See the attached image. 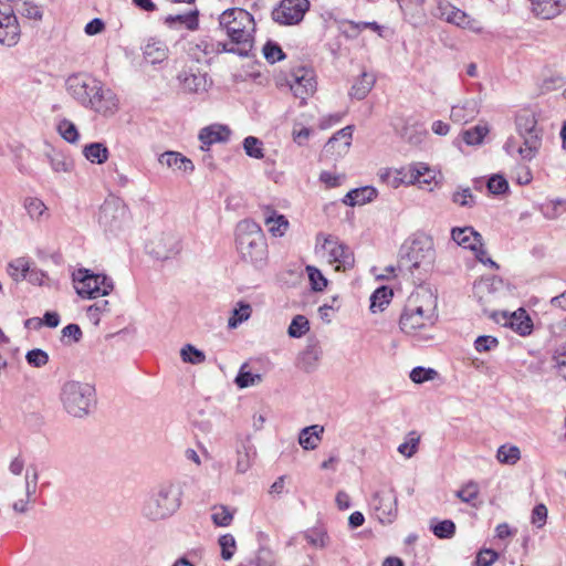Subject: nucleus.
I'll list each match as a JSON object with an SVG mask.
<instances>
[{
	"label": "nucleus",
	"mask_w": 566,
	"mask_h": 566,
	"mask_svg": "<svg viewBox=\"0 0 566 566\" xmlns=\"http://www.w3.org/2000/svg\"><path fill=\"white\" fill-rule=\"evenodd\" d=\"M67 93L83 107L90 108L103 116H111L118 109L115 93L105 88L97 78L84 74H73L65 82Z\"/></svg>",
	"instance_id": "nucleus-1"
},
{
	"label": "nucleus",
	"mask_w": 566,
	"mask_h": 566,
	"mask_svg": "<svg viewBox=\"0 0 566 566\" xmlns=\"http://www.w3.org/2000/svg\"><path fill=\"white\" fill-rule=\"evenodd\" d=\"M237 248L241 258L255 268L264 265L266 242L261 227L253 220H242L237 226Z\"/></svg>",
	"instance_id": "nucleus-2"
},
{
	"label": "nucleus",
	"mask_w": 566,
	"mask_h": 566,
	"mask_svg": "<svg viewBox=\"0 0 566 566\" xmlns=\"http://www.w3.org/2000/svg\"><path fill=\"white\" fill-rule=\"evenodd\" d=\"M182 491L178 484L159 485L144 503L143 515L150 521H159L171 516L181 505Z\"/></svg>",
	"instance_id": "nucleus-3"
},
{
	"label": "nucleus",
	"mask_w": 566,
	"mask_h": 566,
	"mask_svg": "<svg viewBox=\"0 0 566 566\" xmlns=\"http://www.w3.org/2000/svg\"><path fill=\"white\" fill-rule=\"evenodd\" d=\"M436 315L432 308H424L419 303V294L411 295L400 315L399 326L400 329L411 336L419 337L420 339H428L429 336L424 333L427 328L433 326Z\"/></svg>",
	"instance_id": "nucleus-4"
},
{
	"label": "nucleus",
	"mask_w": 566,
	"mask_h": 566,
	"mask_svg": "<svg viewBox=\"0 0 566 566\" xmlns=\"http://www.w3.org/2000/svg\"><path fill=\"white\" fill-rule=\"evenodd\" d=\"M434 262V249L431 238L419 234L406 241L400 249V268L406 266L411 273L415 270L428 272Z\"/></svg>",
	"instance_id": "nucleus-5"
},
{
	"label": "nucleus",
	"mask_w": 566,
	"mask_h": 566,
	"mask_svg": "<svg viewBox=\"0 0 566 566\" xmlns=\"http://www.w3.org/2000/svg\"><path fill=\"white\" fill-rule=\"evenodd\" d=\"M60 399L69 415L84 418L95 401V388L87 382L70 380L63 385Z\"/></svg>",
	"instance_id": "nucleus-6"
},
{
	"label": "nucleus",
	"mask_w": 566,
	"mask_h": 566,
	"mask_svg": "<svg viewBox=\"0 0 566 566\" xmlns=\"http://www.w3.org/2000/svg\"><path fill=\"white\" fill-rule=\"evenodd\" d=\"M219 24L233 44L252 46L254 19L247 10L232 8L223 11L219 17Z\"/></svg>",
	"instance_id": "nucleus-7"
},
{
	"label": "nucleus",
	"mask_w": 566,
	"mask_h": 566,
	"mask_svg": "<svg viewBox=\"0 0 566 566\" xmlns=\"http://www.w3.org/2000/svg\"><path fill=\"white\" fill-rule=\"evenodd\" d=\"M72 276L74 289L82 298L105 296L114 289L112 279L105 274L93 273L87 269H78L73 272Z\"/></svg>",
	"instance_id": "nucleus-8"
},
{
	"label": "nucleus",
	"mask_w": 566,
	"mask_h": 566,
	"mask_svg": "<svg viewBox=\"0 0 566 566\" xmlns=\"http://www.w3.org/2000/svg\"><path fill=\"white\" fill-rule=\"evenodd\" d=\"M515 123L517 133L524 139L523 147L518 148V154L523 159L531 160L535 157L541 146L537 120L534 114L523 112L516 116Z\"/></svg>",
	"instance_id": "nucleus-9"
},
{
	"label": "nucleus",
	"mask_w": 566,
	"mask_h": 566,
	"mask_svg": "<svg viewBox=\"0 0 566 566\" xmlns=\"http://www.w3.org/2000/svg\"><path fill=\"white\" fill-rule=\"evenodd\" d=\"M308 7V0H282L272 11V19L282 25L297 24L303 20Z\"/></svg>",
	"instance_id": "nucleus-10"
},
{
	"label": "nucleus",
	"mask_w": 566,
	"mask_h": 566,
	"mask_svg": "<svg viewBox=\"0 0 566 566\" xmlns=\"http://www.w3.org/2000/svg\"><path fill=\"white\" fill-rule=\"evenodd\" d=\"M289 85L294 96L305 102L316 91L314 71L307 67H297L290 74Z\"/></svg>",
	"instance_id": "nucleus-11"
},
{
	"label": "nucleus",
	"mask_w": 566,
	"mask_h": 566,
	"mask_svg": "<svg viewBox=\"0 0 566 566\" xmlns=\"http://www.w3.org/2000/svg\"><path fill=\"white\" fill-rule=\"evenodd\" d=\"M376 517L382 524H390L397 517V496L392 489L376 492L371 500Z\"/></svg>",
	"instance_id": "nucleus-12"
},
{
	"label": "nucleus",
	"mask_w": 566,
	"mask_h": 566,
	"mask_svg": "<svg viewBox=\"0 0 566 566\" xmlns=\"http://www.w3.org/2000/svg\"><path fill=\"white\" fill-rule=\"evenodd\" d=\"M441 19L449 23H453L457 27L471 30L473 32H480L482 30L481 23L471 18L464 11L452 6L450 2H440L438 6V13Z\"/></svg>",
	"instance_id": "nucleus-13"
},
{
	"label": "nucleus",
	"mask_w": 566,
	"mask_h": 566,
	"mask_svg": "<svg viewBox=\"0 0 566 566\" xmlns=\"http://www.w3.org/2000/svg\"><path fill=\"white\" fill-rule=\"evenodd\" d=\"M125 207L117 199L105 200L99 208L98 223L105 231L114 232L120 228Z\"/></svg>",
	"instance_id": "nucleus-14"
},
{
	"label": "nucleus",
	"mask_w": 566,
	"mask_h": 566,
	"mask_svg": "<svg viewBox=\"0 0 566 566\" xmlns=\"http://www.w3.org/2000/svg\"><path fill=\"white\" fill-rule=\"evenodd\" d=\"M323 248L328 250L329 262L336 263V270H349L355 264L354 253L349 247L338 242L333 237L325 238Z\"/></svg>",
	"instance_id": "nucleus-15"
},
{
	"label": "nucleus",
	"mask_w": 566,
	"mask_h": 566,
	"mask_svg": "<svg viewBox=\"0 0 566 566\" xmlns=\"http://www.w3.org/2000/svg\"><path fill=\"white\" fill-rule=\"evenodd\" d=\"M433 175L428 166L421 163L411 164L397 170L396 180L403 185H429Z\"/></svg>",
	"instance_id": "nucleus-16"
},
{
	"label": "nucleus",
	"mask_w": 566,
	"mask_h": 566,
	"mask_svg": "<svg viewBox=\"0 0 566 566\" xmlns=\"http://www.w3.org/2000/svg\"><path fill=\"white\" fill-rule=\"evenodd\" d=\"M146 249L154 258L158 260H167L179 252V244L174 234L164 233L150 240L149 243H147Z\"/></svg>",
	"instance_id": "nucleus-17"
},
{
	"label": "nucleus",
	"mask_w": 566,
	"mask_h": 566,
	"mask_svg": "<svg viewBox=\"0 0 566 566\" xmlns=\"http://www.w3.org/2000/svg\"><path fill=\"white\" fill-rule=\"evenodd\" d=\"M480 113V103L476 98H468L451 107L450 119L460 125L472 122Z\"/></svg>",
	"instance_id": "nucleus-18"
},
{
	"label": "nucleus",
	"mask_w": 566,
	"mask_h": 566,
	"mask_svg": "<svg viewBox=\"0 0 566 566\" xmlns=\"http://www.w3.org/2000/svg\"><path fill=\"white\" fill-rule=\"evenodd\" d=\"M451 239L460 247L478 252L479 245H483V238L473 227H455L451 230Z\"/></svg>",
	"instance_id": "nucleus-19"
},
{
	"label": "nucleus",
	"mask_w": 566,
	"mask_h": 566,
	"mask_svg": "<svg viewBox=\"0 0 566 566\" xmlns=\"http://www.w3.org/2000/svg\"><path fill=\"white\" fill-rule=\"evenodd\" d=\"M502 317L504 318L503 325L511 327L521 336H527L533 331V322L524 308H518L511 314L503 312Z\"/></svg>",
	"instance_id": "nucleus-20"
},
{
	"label": "nucleus",
	"mask_w": 566,
	"mask_h": 566,
	"mask_svg": "<svg viewBox=\"0 0 566 566\" xmlns=\"http://www.w3.org/2000/svg\"><path fill=\"white\" fill-rule=\"evenodd\" d=\"M353 129L354 127L352 125H348L339 129L337 133H335L325 144V153H336L337 155L346 154L352 144Z\"/></svg>",
	"instance_id": "nucleus-21"
},
{
	"label": "nucleus",
	"mask_w": 566,
	"mask_h": 566,
	"mask_svg": "<svg viewBox=\"0 0 566 566\" xmlns=\"http://www.w3.org/2000/svg\"><path fill=\"white\" fill-rule=\"evenodd\" d=\"M20 36V28L14 14L0 15V43L7 46L17 44Z\"/></svg>",
	"instance_id": "nucleus-22"
},
{
	"label": "nucleus",
	"mask_w": 566,
	"mask_h": 566,
	"mask_svg": "<svg viewBox=\"0 0 566 566\" xmlns=\"http://www.w3.org/2000/svg\"><path fill=\"white\" fill-rule=\"evenodd\" d=\"M230 135H231V130L228 126L214 124V125L203 127L199 132L198 137H199V140L205 146H210L216 143L227 142L230 138Z\"/></svg>",
	"instance_id": "nucleus-23"
},
{
	"label": "nucleus",
	"mask_w": 566,
	"mask_h": 566,
	"mask_svg": "<svg viewBox=\"0 0 566 566\" xmlns=\"http://www.w3.org/2000/svg\"><path fill=\"white\" fill-rule=\"evenodd\" d=\"M178 80L184 90L190 93H199L207 90L208 76L206 73H192L190 71H181L178 74Z\"/></svg>",
	"instance_id": "nucleus-24"
},
{
	"label": "nucleus",
	"mask_w": 566,
	"mask_h": 566,
	"mask_svg": "<svg viewBox=\"0 0 566 566\" xmlns=\"http://www.w3.org/2000/svg\"><path fill=\"white\" fill-rule=\"evenodd\" d=\"M169 49L167 44L158 39L151 38L144 46V57L151 64H158L168 59Z\"/></svg>",
	"instance_id": "nucleus-25"
},
{
	"label": "nucleus",
	"mask_w": 566,
	"mask_h": 566,
	"mask_svg": "<svg viewBox=\"0 0 566 566\" xmlns=\"http://www.w3.org/2000/svg\"><path fill=\"white\" fill-rule=\"evenodd\" d=\"M158 161L168 168L184 172H192L195 170L192 161L178 151H165L159 156Z\"/></svg>",
	"instance_id": "nucleus-26"
},
{
	"label": "nucleus",
	"mask_w": 566,
	"mask_h": 566,
	"mask_svg": "<svg viewBox=\"0 0 566 566\" xmlns=\"http://www.w3.org/2000/svg\"><path fill=\"white\" fill-rule=\"evenodd\" d=\"M377 197L376 188L371 186H365L348 191L343 199V202L347 206H360L373 201Z\"/></svg>",
	"instance_id": "nucleus-27"
},
{
	"label": "nucleus",
	"mask_w": 566,
	"mask_h": 566,
	"mask_svg": "<svg viewBox=\"0 0 566 566\" xmlns=\"http://www.w3.org/2000/svg\"><path fill=\"white\" fill-rule=\"evenodd\" d=\"M324 427L319 424L305 427L300 432L298 443L305 450H314L321 442Z\"/></svg>",
	"instance_id": "nucleus-28"
},
{
	"label": "nucleus",
	"mask_w": 566,
	"mask_h": 566,
	"mask_svg": "<svg viewBox=\"0 0 566 566\" xmlns=\"http://www.w3.org/2000/svg\"><path fill=\"white\" fill-rule=\"evenodd\" d=\"M375 83L376 77L373 73L363 72L360 76L352 85L349 96L358 101L364 99L371 91Z\"/></svg>",
	"instance_id": "nucleus-29"
},
{
	"label": "nucleus",
	"mask_w": 566,
	"mask_h": 566,
	"mask_svg": "<svg viewBox=\"0 0 566 566\" xmlns=\"http://www.w3.org/2000/svg\"><path fill=\"white\" fill-rule=\"evenodd\" d=\"M264 222L269 227V231L275 237H282L289 228L287 219L270 208L264 211Z\"/></svg>",
	"instance_id": "nucleus-30"
},
{
	"label": "nucleus",
	"mask_w": 566,
	"mask_h": 566,
	"mask_svg": "<svg viewBox=\"0 0 566 566\" xmlns=\"http://www.w3.org/2000/svg\"><path fill=\"white\" fill-rule=\"evenodd\" d=\"M165 23L172 28L177 24L185 25L188 30H197L199 25L198 21V10H192L186 13H179V14H170L166 17Z\"/></svg>",
	"instance_id": "nucleus-31"
},
{
	"label": "nucleus",
	"mask_w": 566,
	"mask_h": 566,
	"mask_svg": "<svg viewBox=\"0 0 566 566\" xmlns=\"http://www.w3.org/2000/svg\"><path fill=\"white\" fill-rule=\"evenodd\" d=\"M84 157L92 164H104L108 159V149L102 143H91L83 148Z\"/></svg>",
	"instance_id": "nucleus-32"
},
{
	"label": "nucleus",
	"mask_w": 566,
	"mask_h": 566,
	"mask_svg": "<svg viewBox=\"0 0 566 566\" xmlns=\"http://www.w3.org/2000/svg\"><path fill=\"white\" fill-rule=\"evenodd\" d=\"M48 161L55 172H69L73 168V163L62 151L51 149L45 154Z\"/></svg>",
	"instance_id": "nucleus-33"
},
{
	"label": "nucleus",
	"mask_w": 566,
	"mask_h": 566,
	"mask_svg": "<svg viewBox=\"0 0 566 566\" xmlns=\"http://www.w3.org/2000/svg\"><path fill=\"white\" fill-rule=\"evenodd\" d=\"M566 200L557 198L539 205L538 209L547 220L558 219L565 211Z\"/></svg>",
	"instance_id": "nucleus-34"
},
{
	"label": "nucleus",
	"mask_w": 566,
	"mask_h": 566,
	"mask_svg": "<svg viewBox=\"0 0 566 566\" xmlns=\"http://www.w3.org/2000/svg\"><path fill=\"white\" fill-rule=\"evenodd\" d=\"M254 455L255 450L252 446L242 444V447L237 451V472L245 473L251 468Z\"/></svg>",
	"instance_id": "nucleus-35"
},
{
	"label": "nucleus",
	"mask_w": 566,
	"mask_h": 566,
	"mask_svg": "<svg viewBox=\"0 0 566 566\" xmlns=\"http://www.w3.org/2000/svg\"><path fill=\"white\" fill-rule=\"evenodd\" d=\"M392 297V291L387 286H380L375 290V292L370 296V311L376 313L377 311H382L384 306L389 304Z\"/></svg>",
	"instance_id": "nucleus-36"
},
{
	"label": "nucleus",
	"mask_w": 566,
	"mask_h": 566,
	"mask_svg": "<svg viewBox=\"0 0 566 566\" xmlns=\"http://www.w3.org/2000/svg\"><path fill=\"white\" fill-rule=\"evenodd\" d=\"M57 132L61 137L70 144H75L80 139L78 130L73 122L63 118L57 123Z\"/></svg>",
	"instance_id": "nucleus-37"
},
{
	"label": "nucleus",
	"mask_w": 566,
	"mask_h": 566,
	"mask_svg": "<svg viewBox=\"0 0 566 566\" xmlns=\"http://www.w3.org/2000/svg\"><path fill=\"white\" fill-rule=\"evenodd\" d=\"M496 459L504 464H515L521 459V451L515 446L503 444L497 449Z\"/></svg>",
	"instance_id": "nucleus-38"
},
{
	"label": "nucleus",
	"mask_w": 566,
	"mask_h": 566,
	"mask_svg": "<svg viewBox=\"0 0 566 566\" xmlns=\"http://www.w3.org/2000/svg\"><path fill=\"white\" fill-rule=\"evenodd\" d=\"M29 269L28 261L24 258H19L8 264L7 272L14 281L18 282L27 277Z\"/></svg>",
	"instance_id": "nucleus-39"
},
{
	"label": "nucleus",
	"mask_w": 566,
	"mask_h": 566,
	"mask_svg": "<svg viewBox=\"0 0 566 566\" xmlns=\"http://www.w3.org/2000/svg\"><path fill=\"white\" fill-rule=\"evenodd\" d=\"M310 331V322L304 315L293 317L287 334L292 338H300Z\"/></svg>",
	"instance_id": "nucleus-40"
},
{
	"label": "nucleus",
	"mask_w": 566,
	"mask_h": 566,
	"mask_svg": "<svg viewBox=\"0 0 566 566\" xmlns=\"http://www.w3.org/2000/svg\"><path fill=\"white\" fill-rule=\"evenodd\" d=\"M23 207L31 219H40L48 210L44 202L35 197H28L23 201Z\"/></svg>",
	"instance_id": "nucleus-41"
},
{
	"label": "nucleus",
	"mask_w": 566,
	"mask_h": 566,
	"mask_svg": "<svg viewBox=\"0 0 566 566\" xmlns=\"http://www.w3.org/2000/svg\"><path fill=\"white\" fill-rule=\"evenodd\" d=\"M251 312L250 304L240 302L238 307L233 310L232 316L228 321V326L230 328L238 327L241 323L249 319Z\"/></svg>",
	"instance_id": "nucleus-42"
},
{
	"label": "nucleus",
	"mask_w": 566,
	"mask_h": 566,
	"mask_svg": "<svg viewBox=\"0 0 566 566\" xmlns=\"http://www.w3.org/2000/svg\"><path fill=\"white\" fill-rule=\"evenodd\" d=\"M211 520L216 526L227 527L233 520V512L224 505L214 506Z\"/></svg>",
	"instance_id": "nucleus-43"
},
{
	"label": "nucleus",
	"mask_w": 566,
	"mask_h": 566,
	"mask_svg": "<svg viewBox=\"0 0 566 566\" xmlns=\"http://www.w3.org/2000/svg\"><path fill=\"white\" fill-rule=\"evenodd\" d=\"M180 356L185 363L192 365H199L206 360L205 353L190 344H187L181 348Z\"/></svg>",
	"instance_id": "nucleus-44"
},
{
	"label": "nucleus",
	"mask_w": 566,
	"mask_h": 566,
	"mask_svg": "<svg viewBox=\"0 0 566 566\" xmlns=\"http://www.w3.org/2000/svg\"><path fill=\"white\" fill-rule=\"evenodd\" d=\"M243 148L249 157L256 159H261L264 157L263 143L254 136H248L244 138Z\"/></svg>",
	"instance_id": "nucleus-45"
},
{
	"label": "nucleus",
	"mask_w": 566,
	"mask_h": 566,
	"mask_svg": "<svg viewBox=\"0 0 566 566\" xmlns=\"http://www.w3.org/2000/svg\"><path fill=\"white\" fill-rule=\"evenodd\" d=\"M479 495V485L475 482L467 483L462 489L455 492V496L462 502L476 506L474 501Z\"/></svg>",
	"instance_id": "nucleus-46"
},
{
	"label": "nucleus",
	"mask_w": 566,
	"mask_h": 566,
	"mask_svg": "<svg viewBox=\"0 0 566 566\" xmlns=\"http://www.w3.org/2000/svg\"><path fill=\"white\" fill-rule=\"evenodd\" d=\"M306 273L313 291L321 292L326 287L327 279L322 274V272L317 268L313 265H307Z\"/></svg>",
	"instance_id": "nucleus-47"
},
{
	"label": "nucleus",
	"mask_w": 566,
	"mask_h": 566,
	"mask_svg": "<svg viewBox=\"0 0 566 566\" xmlns=\"http://www.w3.org/2000/svg\"><path fill=\"white\" fill-rule=\"evenodd\" d=\"M247 367L248 365L243 364L235 377L234 381L239 388H247L249 386H253L261 380L260 375L252 374L251 371L247 370Z\"/></svg>",
	"instance_id": "nucleus-48"
},
{
	"label": "nucleus",
	"mask_w": 566,
	"mask_h": 566,
	"mask_svg": "<svg viewBox=\"0 0 566 566\" xmlns=\"http://www.w3.org/2000/svg\"><path fill=\"white\" fill-rule=\"evenodd\" d=\"M488 133L489 129L486 126L476 125L475 127L463 132V140L468 145H479L483 142Z\"/></svg>",
	"instance_id": "nucleus-49"
},
{
	"label": "nucleus",
	"mask_w": 566,
	"mask_h": 566,
	"mask_svg": "<svg viewBox=\"0 0 566 566\" xmlns=\"http://www.w3.org/2000/svg\"><path fill=\"white\" fill-rule=\"evenodd\" d=\"M263 55L265 60L272 64L285 59V53L282 48L273 41H268L264 44Z\"/></svg>",
	"instance_id": "nucleus-50"
},
{
	"label": "nucleus",
	"mask_w": 566,
	"mask_h": 566,
	"mask_svg": "<svg viewBox=\"0 0 566 566\" xmlns=\"http://www.w3.org/2000/svg\"><path fill=\"white\" fill-rule=\"evenodd\" d=\"M438 376V371L433 368H426L422 366L415 367L410 371V379L415 384H422L424 381L433 380Z\"/></svg>",
	"instance_id": "nucleus-51"
},
{
	"label": "nucleus",
	"mask_w": 566,
	"mask_h": 566,
	"mask_svg": "<svg viewBox=\"0 0 566 566\" xmlns=\"http://www.w3.org/2000/svg\"><path fill=\"white\" fill-rule=\"evenodd\" d=\"M25 360L30 366L41 368L49 363V355L43 349L34 348L25 354Z\"/></svg>",
	"instance_id": "nucleus-52"
},
{
	"label": "nucleus",
	"mask_w": 566,
	"mask_h": 566,
	"mask_svg": "<svg viewBox=\"0 0 566 566\" xmlns=\"http://www.w3.org/2000/svg\"><path fill=\"white\" fill-rule=\"evenodd\" d=\"M486 187L492 195H503L509 190V182L503 176L493 175L489 178Z\"/></svg>",
	"instance_id": "nucleus-53"
},
{
	"label": "nucleus",
	"mask_w": 566,
	"mask_h": 566,
	"mask_svg": "<svg viewBox=\"0 0 566 566\" xmlns=\"http://www.w3.org/2000/svg\"><path fill=\"white\" fill-rule=\"evenodd\" d=\"M432 532L439 538H451L455 533V524L451 520H443L432 526Z\"/></svg>",
	"instance_id": "nucleus-54"
},
{
	"label": "nucleus",
	"mask_w": 566,
	"mask_h": 566,
	"mask_svg": "<svg viewBox=\"0 0 566 566\" xmlns=\"http://www.w3.org/2000/svg\"><path fill=\"white\" fill-rule=\"evenodd\" d=\"M219 545L221 547V557L224 560L232 558L235 548V539L231 534H224L219 538Z\"/></svg>",
	"instance_id": "nucleus-55"
},
{
	"label": "nucleus",
	"mask_w": 566,
	"mask_h": 566,
	"mask_svg": "<svg viewBox=\"0 0 566 566\" xmlns=\"http://www.w3.org/2000/svg\"><path fill=\"white\" fill-rule=\"evenodd\" d=\"M419 441L420 438L416 436V432H410L408 441L398 447V452L406 458H411L418 450Z\"/></svg>",
	"instance_id": "nucleus-56"
},
{
	"label": "nucleus",
	"mask_w": 566,
	"mask_h": 566,
	"mask_svg": "<svg viewBox=\"0 0 566 566\" xmlns=\"http://www.w3.org/2000/svg\"><path fill=\"white\" fill-rule=\"evenodd\" d=\"M499 558V554L492 548L481 549L474 562V566H492Z\"/></svg>",
	"instance_id": "nucleus-57"
},
{
	"label": "nucleus",
	"mask_w": 566,
	"mask_h": 566,
	"mask_svg": "<svg viewBox=\"0 0 566 566\" xmlns=\"http://www.w3.org/2000/svg\"><path fill=\"white\" fill-rule=\"evenodd\" d=\"M499 345V340L490 335L479 336L474 342V348L479 353L490 352Z\"/></svg>",
	"instance_id": "nucleus-58"
},
{
	"label": "nucleus",
	"mask_w": 566,
	"mask_h": 566,
	"mask_svg": "<svg viewBox=\"0 0 566 566\" xmlns=\"http://www.w3.org/2000/svg\"><path fill=\"white\" fill-rule=\"evenodd\" d=\"M452 201L461 207H472L474 205V197L470 188H464L453 192Z\"/></svg>",
	"instance_id": "nucleus-59"
},
{
	"label": "nucleus",
	"mask_w": 566,
	"mask_h": 566,
	"mask_svg": "<svg viewBox=\"0 0 566 566\" xmlns=\"http://www.w3.org/2000/svg\"><path fill=\"white\" fill-rule=\"evenodd\" d=\"M547 507L544 504H537L532 511V524L537 528H542L546 524Z\"/></svg>",
	"instance_id": "nucleus-60"
},
{
	"label": "nucleus",
	"mask_w": 566,
	"mask_h": 566,
	"mask_svg": "<svg viewBox=\"0 0 566 566\" xmlns=\"http://www.w3.org/2000/svg\"><path fill=\"white\" fill-rule=\"evenodd\" d=\"M17 10L28 19L40 20L42 18L40 8L30 2H23Z\"/></svg>",
	"instance_id": "nucleus-61"
},
{
	"label": "nucleus",
	"mask_w": 566,
	"mask_h": 566,
	"mask_svg": "<svg viewBox=\"0 0 566 566\" xmlns=\"http://www.w3.org/2000/svg\"><path fill=\"white\" fill-rule=\"evenodd\" d=\"M38 479H39L38 469H33V480H30V469H27V473H25V495H27V499L30 500V501H33L32 500V495L36 491Z\"/></svg>",
	"instance_id": "nucleus-62"
},
{
	"label": "nucleus",
	"mask_w": 566,
	"mask_h": 566,
	"mask_svg": "<svg viewBox=\"0 0 566 566\" xmlns=\"http://www.w3.org/2000/svg\"><path fill=\"white\" fill-rule=\"evenodd\" d=\"M62 337H70L73 342H78L82 338V329L77 324H69L63 327Z\"/></svg>",
	"instance_id": "nucleus-63"
},
{
	"label": "nucleus",
	"mask_w": 566,
	"mask_h": 566,
	"mask_svg": "<svg viewBox=\"0 0 566 566\" xmlns=\"http://www.w3.org/2000/svg\"><path fill=\"white\" fill-rule=\"evenodd\" d=\"M105 28L102 19L95 18L85 25V33L88 35H95L101 33Z\"/></svg>",
	"instance_id": "nucleus-64"
}]
</instances>
